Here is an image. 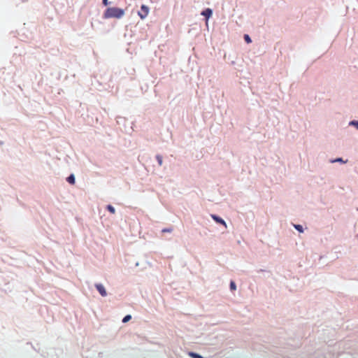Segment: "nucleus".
Listing matches in <instances>:
<instances>
[{"label":"nucleus","mask_w":358,"mask_h":358,"mask_svg":"<svg viewBox=\"0 0 358 358\" xmlns=\"http://www.w3.org/2000/svg\"><path fill=\"white\" fill-rule=\"evenodd\" d=\"M124 14V10L116 7H110L105 10L103 17L106 19L112 17L119 19L121 18Z\"/></svg>","instance_id":"obj_1"},{"label":"nucleus","mask_w":358,"mask_h":358,"mask_svg":"<svg viewBox=\"0 0 358 358\" xmlns=\"http://www.w3.org/2000/svg\"><path fill=\"white\" fill-rule=\"evenodd\" d=\"M149 13V8L145 5H142L141 10L138 12V15L141 19H144L147 17Z\"/></svg>","instance_id":"obj_2"},{"label":"nucleus","mask_w":358,"mask_h":358,"mask_svg":"<svg viewBox=\"0 0 358 358\" xmlns=\"http://www.w3.org/2000/svg\"><path fill=\"white\" fill-rule=\"evenodd\" d=\"M95 287L102 296H106L107 295L106 290L103 285L96 284Z\"/></svg>","instance_id":"obj_3"},{"label":"nucleus","mask_w":358,"mask_h":358,"mask_svg":"<svg viewBox=\"0 0 358 358\" xmlns=\"http://www.w3.org/2000/svg\"><path fill=\"white\" fill-rule=\"evenodd\" d=\"M212 14L213 11L210 8H206L201 12V15L206 17V21L212 16Z\"/></svg>","instance_id":"obj_4"},{"label":"nucleus","mask_w":358,"mask_h":358,"mask_svg":"<svg viewBox=\"0 0 358 358\" xmlns=\"http://www.w3.org/2000/svg\"><path fill=\"white\" fill-rule=\"evenodd\" d=\"M212 218L217 223L223 224L224 227H227L226 222L220 217L215 215H211Z\"/></svg>","instance_id":"obj_5"},{"label":"nucleus","mask_w":358,"mask_h":358,"mask_svg":"<svg viewBox=\"0 0 358 358\" xmlns=\"http://www.w3.org/2000/svg\"><path fill=\"white\" fill-rule=\"evenodd\" d=\"M66 180L71 185H73L75 183V177L73 174L70 175Z\"/></svg>","instance_id":"obj_6"},{"label":"nucleus","mask_w":358,"mask_h":358,"mask_svg":"<svg viewBox=\"0 0 358 358\" xmlns=\"http://www.w3.org/2000/svg\"><path fill=\"white\" fill-rule=\"evenodd\" d=\"M335 162H339V163H343V164H345L347 162V161H344L342 158L341 157H338V158H336L335 159H332L331 160V163H335Z\"/></svg>","instance_id":"obj_7"},{"label":"nucleus","mask_w":358,"mask_h":358,"mask_svg":"<svg viewBox=\"0 0 358 358\" xmlns=\"http://www.w3.org/2000/svg\"><path fill=\"white\" fill-rule=\"evenodd\" d=\"M294 227L300 233H303V228L301 225L300 224H294Z\"/></svg>","instance_id":"obj_8"},{"label":"nucleus","mask_w":358,"mask_h":358,"mask_svg":"<svg viewBox=\"0 0 358 358\" xmlns=\"http://www.w3.org/2000/svg\"><path fill=\"white\" fill-rule=\"evenodd\" d=\"M107 210H108L110 213H111L112 214H115V210L114 207H113V206H112L111 205H108V206H107Z\"/></svg>","instance_id":"obj_9"},{"label":"nucleus","mask_w":358,"mask_h":358,"mask_svg":"<svg viewBox=\"0 0 358 358\" xmlns=\"http://www.w3.org/2000/svg\"><path fill=\"white\" fill-rule=\"evenodd\" d=\"M156 159L158 162V164L159 166H162V162H163V160H162V157L161 155H157L156 156Z\"/></svg>","instance_id":"obj_10"},{"label":"nucleus","mask_w":358,"mask_h":358,"mask_svg":"<svg viewBox=\"0 0 358 358\" xmlns=\"http://www.w3.org/2000/svg\"><path fill=\"white\" fill-rule=\"evenodd\" d=\"M349 125L355 126L358 129V121L357 120H352L349 122Z\"/></svg>","instance_id":"obj_11"},{"label":"nucleus","mask_w":358,"mask_h":358,"mask_svg":"<svg viewBox=\"0 0 358 358\" xmlns=\"http://www.w3.org/2000/svg\"><path fill=\"white\" fill-rule=\"evenodd\" d=\"M189 355L193 358H203L201 355L194 352H190Z\"/></svg>","instance_id":"obj_12"},{"label":"nucleus","mask_w":358,"mask_h":358,"mask_svg":"<svg viewBox=\"0 0 358 358\" xmlns=\"http://www.w3.org/2000/svg\"><path fill=\"white\" fill-rule=\"evenodd\" d=\"M131 316L130 315H126V316L123 318L122 322H123L124 323L127 322L128 321H129V320H131Z\"/></svg>","instance_id":"obj_13"},{"label":"nucleus","mask_w":358,"mask_h":358,"mask_svg":"<svg viewBox=\"0 0 358 358\" xmlns=\"http://www.w3.org/2000/svg\"><path fill=\"white\" fill-rule=\"evenodd\" d=\"M236 288V284L234 281H231V283H230V289L231 290L234 291L235 290Z\"/></svg>","instance_id":"obj_14"},{"label":"nucleus","mask_w":358,"mask_h":358,"mask_svg":"<svg viewBox=\"0 0 358 358\" xmlns=\"http://www.w3.org/2000/svg\"><path fill=\"white\" fill-rule=\"evenodd\" d=\"M173 231V229L172 228H165V229H163L162 230V233H166V232H171Z\"/></svg>","instance_id":"obj_15"},{"label":"nucleus","mask_w":358,"mask_h":358,"mask_svg":"<svg viewBox=\"0 0 358 358\" xmlns=\"http://www.w3.org/2000/svg\"><path fill=\"white\" fill-rule=\"evenodd\" d=\"M103 3L104 6H107L108 4V0H103Z\"/></svg>","instance_id":"obj_16"},{"label":"nucleus","mask_w":358,"mask_h":358,"mask_svg":"<svg viewBox=\"0 0 358 358\" xmlns=\"http://www.w3.org/2000/svg\"><path fill=\"white\" fill-rule=\"evenodd\" d=\"M252 41H251V38H250V36L248 35V43H251Z\"/></svg>","instance_id":"obj_17"},{"label":"nucleus","mask_w":358,"mask_h":358,"mask_svg":"<svg viewBox=\"0 0 358 358\" xmlns=\"http://www.w3.org/2000/svg\"><path fill=\"white\" fill-rule=\"evenodd\" d=\"M243 38H244L245 41H246V34L244 35Z\"/></svg>","instance_id":"obj_18"}]
</instances>
